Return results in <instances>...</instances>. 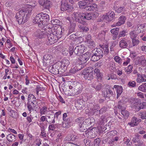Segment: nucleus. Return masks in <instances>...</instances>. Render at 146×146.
<instances>
[{
  "label": "nucleus",
  "mask_w": 146,
  "mask_h": 146,
  "mask_svg": "<svg viewBox=\"0 0 146 146\" xmlns=\"http://www.w3.org/2000/svg\"><path fill=\"white\" fill-rule=\"evenodd\" d=\"M132 41L133 46H137L139 42V41L137 38L132 39Z\"/></svg>",
  "instance_id": "obj_52"
},
{
  "label": "nucleus",
  "mask_w": 146,
  "mask_h": 146,
  "mask_svg": "<svg viewBox=\"0 0 146 146\" xmlns=\"http://www.w3.org/2000/svg\"><path fill=\"white\" fill-rule=\"evenodd\" d=\"M95 122V119L93 117H91L85 120V123L86 125H91Z\"/></svg>",
  "instance_id": "obj_32"
},
{
  "label": "nucleus",
  "mask_w": 146,
  "mask_h": 146,
  "mask_svg": "<svg viewBox=\"0 0 146 146\" xmlns=\"http://www.w3.org/2000/svg\"><path fill=\"white\" fill-rule=\"evenodd\" d=\"M117 98L122 93L123 89L121 86H117Z\"/></svg>",
  "instance_id": "obj_40"
},
{
  "label": "nucleus",
  "mask_w": 146,
  "mask_h": 146,
  "mask_svg": "<svg viewBox=\"0 0 146 146\" xmlns=\"http://www.w3.org/2000/svg\"><path fill=\"white\" fill-rule=\"evenodd\" d=\"M37 105L36 101H28L27 107L29 111H31L32 110H33Z\"/></svg>",
  "instance_id": "obj_17"
},
{
  "label": "nucleus",
  "mask_w": 146,
  "mask_h": 146,
  "mask_svg": "<svg viewBox=\"0 0 146 146\" xmlns=\"http://www.w3.org/2000/svg\"><path fill=\"white\" fill-rule=\"evenodd\" d=\"M48 38V40L47 42V45H50L53 44L56 42L58 39L57 36L54 35L52 33H48L47 35Z\"/></svg>",
  "instance_id": "obj_6"
},
{
  "label": "nucleus",
  "mask_w": 146,
  "mask_h": 146,
  "mask_svg": "<svg viewBox=\"0 0 146 146\" xmlns=\"http://www.w3.org/2000/svg\"><path fill=\"white\" fill-rule=\"evenodd\" d=\"M113 92L109 89H107L106 92H104V97L106 98L105 100L108 99L110 97L112 96Z\"/></svg>",
  "instance_id": "obj_25"
},
{
  "label": "nucleus",
  "mask_w": 146,
  "mask_h": 146,
  "mask_svg": "<svg viewBox=\"0 0 146 146\" xmlns=\"http://www.w3.org/2000/svg\"><path fill=\"white\" fill-rule=\"evenodd\" d=\"M70 85L69 86V89H72V94L76 95L80 93L82 89V86L81 84L76 81L71 82Z\"/></svg>",
  "instance_id": "obj_2"
},
{
  "label": "nucleus",
  "mask_w": 146,
  "mask_h": 146,
  "mask_svg": "<svg viewBox=\"0 0 146 146\" xmlns=\"http://www.w3.org/2000/svg\"><path fill=\"white\" fill-rule=\"evenodd\" d=\"M40 15V13L38 14L35 17L33 22L34 23L37 24L40 27L42 26V25L46 24L44 23V22H43V21H42L41 16Z\"/></svg>",
  "instance_id": "obj_11"
},
{
  "label": "nucleus",
  "mask_w": 146,
  "mask_h": 146,
  "mask_svg": "<svg viewBox=\"0 0 146 146\" xmlns=\"http://www.w3.org/2000/svg\"><path fill=\"white\" fill-rule=\"evenodd\" d=\"M74 66H75L76 68L77 71L80 70L82 69V64H81L80 63H79H79L78 62L75 65H74Z\"/></svg>",
  "instance_id": "obj_57"
},
{
  "label": "nucleus",
  "mask_w": 146,
  "mask_h": 146,
  "mask_svg": "<svg viewBox=\"0 0 146 146\" xmlns=\"http://www.w3.org/2000/svg\"><path fill=\"white\" fill-rule=\"evenodd\" d=\"M51 22L52 24L53 25H60L61 23L60 21L56 19H52L51 21Z\"/></svg>",
  "instance_id": "obj_50"
},
{
  "label": "nucleus",
  "mask_w": 146,
  "mask_h": 146,
  "mask_svg": "<svg viewBox=\"0 0 146 146\" xmlns=\"http://www.w3.org/2000/svg\"><path fill=\"white\" fill-rule=\"evenodd\" d=\"M141 121V119L134 116L132 118L131 122L129 123L128 124L131 126H134L137 125Z\"/></svg>",
  "instance_id": "obj_15"
},
{
  "label": "nucleus",
  "mask_w": 146,
  "mask_h": 146,
  "mask_svg": "<svg viewBox=\"0 0 146 146\" xmlns=\"http://www.w3.org/2000/svg\"><path fill=\"white\" fill-rule=\"evenodd\" d=\"M94 74H95L98 79H101L102 78V75L99 69L95 68L94 70Z\"/></svg>",
  "instance_id": "obj_31"
},
{
  "label": "nucleus",
  "mask_w": 146,
  "mask_h": 146,
  "mask_svg": "<svg viewBox=\"0 0 146 146\" xmlns=\"http://www.w3.org/2000/svg\"><path fill=\"white\" fill-rule=\"evenodd\" d=\"M41 16L42 17V21H43V22H44V23L45 22L47 23L49 21L50 18L49 16L46 13H40Z\"/></svg>",
  "instance_id": "obj_23"
},
{
  "label": "nucleus",
  "mask_w": 146,
  "mask_h": 146,
  "mask_svg": "<svg viewBox=\"0 0 146 146\" xmlns=\"http://www.w3.org/2000/svg\"><path fill=\"white\" fill-rule=\"evenodd\" d=\"M32 9L31 8L24 9L18 12L15 17L19 24H23L26 22L31 13Z\"/></svg>",
  "instance_id": "obj_1"
},
{
  "label": "nucleus",
  "mask_w": 146,
  "mask_h": 146,
  "mask_svg": "<svg viewBox=\"0 0 146 146\" xmlns=\"http://www.w3.org/2000/svg\"><path fill=\"white\" fill-rule=\"evenodd\" d=\"M50 111V108L47 109V108L46 106H43L40 110V113L41 115H45L48 111Z\"/></svg>",
  "instance_id": "obj_28"
},
{
  "label": "nucleus",
  "mask_w": 146,
  "mask_h": 146,
  "mask_svg": "<svg viewBox=\"0 0 146 146\" xmlns=\"http://www.w3.org/2000/svg\"><path fill=\"white\" fill-rule=\"evenodd\" d=\"M138 115L142 119H146V111L139 112Z\"/></svg>",
  "instance_id": "obj_49"
},
{
  "label": "nucleus",
  "mask_w": 146,
  "mask_h": 146,
  "mask_svg": "<svg viewBox=\"0 0 146 146\" xmlns=\"http://www.w3.org/2000/svg\"><path fill=\"white\" fill-rule=\"evenodd\" d=\"M126 32L125 30H123L122 31L120 32L118 36L119 38L121 37L125 36L126 35Z\"/></svg>",
  "instance_id": "obj_56"
},
{
  "label": "nucleus",
  "mask_w": 146,
  "mask_h": 146,
  "mask_svg": "<svg viewBox=\"0 0 146 146\" xmlns=\"http://www.w3.org/2000/svg\"><path fill=\"white\" fill-rule=\"evenodd\" d=\"M129 42V40L124 38L120 41L119 45V47L121 48H125L127 47L128 43Z\"/></svg>",
  "instance_id": "obj_16"
},
{
  "label": "nucleus",
  "mask_w": 146,
  "mask_h": 146,
  "mask_svg": "<svg viewBox=\"0 0 146 146\" xmlns=\"http://www.w3.org/2000/svg\"><path fill=\"white\" fill-rule=\"evenodd\" d=\"M82 56L87 61L90 59L91 54L90 52H88L83 54Z\"/></svg>",
  "instance_id": "obj_43"
},
{
  "label": "nucleus",
  "mask_w": 146,
  "mask_h": 146,
  "mask_svg": "<svg viewBox=\"0 0 146 146\" xmlns=\"http://www.w3.org/2000/svg\"><path fill=\"white\" fill-rule=\"evenodd\" d=\"M7 139L9 142H13L16 140L15 136L12 134H9L7 135Z\"/></svg>",
  "instance_id": "obj_29"
},
{
  "label": "nucleus",
  "mask_w": 146,
  "mask_h": 146,
  "mask_svg": "<svg viewBox=\"0 0 146 146\" xmlns=\"http://www.w3.org/2000/svg\"><path fill=\"white\" fill-rule=\"evenodd\" d=\"M69 63L70 62L68 59H64L62 60L61 65H62V66H65L67 67Z\"/></svg>",
  "instance_id": "obj_41"
},
{
  "label": "nucleus",
  "mask_w": 146,
  "mask_h": 146,
  "mask_svg": "<svg viewBox=\"0 0 146 146\" xmlns=\"http://www.w3.org/2000/svg\"><path fill=\"white\" fill-rule=\"evenodd\" d=\"M67 67L65 66L64 67L62 66L61 65V66L59 67V73L60 74H61L62 73L64 72L67 69Z\"/></svg>",
  "instance_id": "obj_51"
},
{
  "label": "nucleus",
  "mask_w": 146,
  "mask_h": 146,
  "mask_svg": "<svg viewBox=\"0 0 146 146\" xmlns=\"http://www.w3.org/2000/svg\"><path fill=\"white\" fill-rule=\"evenodd\" d=\"M53 33L54 35H55L58 38V39L60 38L62 36V29L60 27L56 29H53Z\"/></svg>",
  "instance_id": "obj_14"
},
{
  "label": "nucleus",
  "mask_w": 146,
  "mask_h": 146,
  "mask_svg": "<svg viewBox=\"0 0 146 146\" xmlns=\"http://www.w3.org/2000/svg\"><path fill=\"white\" fill-rule=\"evenodd\" d=\"M107 107L105 106L103 107L99 110V114H101L105 113L107 111Z\"/></svg>",
  "instance_id": "obj_58"
},
{
  "label": "nucleus",
  "mask_w": 146,
  "mask_h": 146,
  "mask_svg": "<svg viewBox=\"0 0 146 146\" xmlns=\"http://www.w3.org/2000/svg\"><path fill=\"white\" fill-rule=\"evenodd\" d=\"M139 135H137L136 136L134 137H133L132 139V141L134 143L139 142L140 141V140L139 138Z\"/></svg>",
  "instance_id": "obj_59"
},
{
  "label": "nucleus",
  "mask_w": 146,
  "mask_h": 146,
  "mask_svg": "<svg viewBox=\"0 0 146 146\" xmlns=\"http://www.w3.org/2000/svg\"><path fill=\"white\" fill-rule=\"evenodd\" d=\"M115 60L117 62L121 63L122 60L118 56H116L114 58Z\"/></svg>",
  "instance_id": "obj_61"
},
{
  "label": "nucleus",
  "mask_w": 146,
  "mask_h": 146,
  "mask_svg": "<svg viewBox=\"0 0 146 146\" xmlns=\"http://www.w3.org/2000/svg\"><path fill=\"white\" fill-rule=\"evenodd\" d=\"M123 102L121 101H119L118 102L117 108L121 110V113L123 117L125 118L127 117L129 115V111L124 110L125 108V105H124V103H123Z\"/></svg>",
  "instance_id": "obj_4"
},
{
  "label": "nucleus",
  "mask_w": 146,
  "mask_h": 146,
  "mask_svg": "<svg viewBox=\"0 0 146 146\" xmlns=\"http://www.w3.org/2000/svg\"><path fill=\"white\" fill-rule=\"evenodd\" d=\"M93 72H90L88 69H85L82 72V74L83 75L84 77L86 79L91 80L93 78Z\"/></svg>",
  "instance_id": "obj_8"
},
{
  "label": "nucleus",
  "mask_w": 146,
  "mask_h": 146,
  "mask_svg": "<svg viewBox=\"0 0 146 146\" xmlns=\"http://www.w3.org/2000/svg\"><path fill=\"white\" fill-rule=\"evenodd\" d=\"M139 90L144 92H146V83L140 85L138 88Z\"/></svg>",
  "instance_id": "obj_44"
},
{
  "label": "nucleus",
  "mask_w": 146,
  "mask_h": 146,
  "mask_svg": "<svg viewBox=\"0 0 146 146\" xmlns=\"http://www.w3.org/2000/svg\"><path fill=\"white\" fill-rule=\"evenodd\" d=\"M119 31V28H117L111 29L110 32L113 34H116V35H117Z\"/></svg>",
  "instance_id": "obj_54"
},
{
  "label": "nucleus",
  "mask_w": 146,
  "mask_h": 146,
  "mask_svg": "<svg viewBox=\"0 0 146 146\" xmlns=\"http://www.w3.org/2000/svg\"><path fill=\"white\" fill-rule=\"evenodd\" d=\"M113 132L112 131H111L108 132L106 134V138H103L102 139V142L104 143H106L108 141L109 139V137H108L110 135H111L113 134Z\"/></svg>",
  "instance_id": "obj_38"
},
{
  "label": "nucleus",
  "mask_w": 146,
  "mask_h": 146,
  "mask_svg": "<svg viewBox=\"0 0 146 146\" xmlns=\"http://www.w3.org/2000/svg\"><path fill=\"white\" fill-rule=\"evenodd\" d=\"M29 3L30 4L29 5H27V6L25 7V9L30 8L32 9V8L31 7H34L37 5V3L34 1H31Z\"/></svg>",
  "instance_id": "obj_36"
},
{
  "label": "nucleus",
  "mask_w": 146,
  "mask_h": 146,
  "mask_svg": "<svg viewBox=\"0 0 146 146\" xmlns=\"http://www.w3.org/2000/svg\"><path fill=\"white\" fill-rule=\"evenodd\" d=\"M82 13L78 12H74L72 16V18L73 20L82 24L83 23L82 20V17L81 16Z\"/></svg>",
  "instance_id": "obj_7"
},
{
  "label": "nucleus",
  "mask_w": 146,
  "mask_h": 146,
  "mask_svg": "<svg viewBox=\"0 0 146 146\" xmlns=\"http://www.w3.org/2000/svg\"><path fill=\"white\" fill-rule=\"evenodd\" d=\"M146 108V103L143 102L142 104H140V106L138 108L139 110Z\"/></svg>",
  "instance_id": "obj_64"
},
{
  "label": "nucleus",
  "mask_w": 146,
  "mask_h": 146,
  "mask_svg": "<svg viewBox=\"0 0 146 146\" xmlns=\"http://www.w3.org/2000/svg\"><path fill=\"white\" fill-rule=\"evenodd\" d=\"M76 26V24L74 23H71L69 27L68 33L70 34L74 31Z\"/></svg>",
  "instance_id": "obj_33"
},
{
  "label": "nucleus",
  "mask_w": 146,
  "mask_h": 146,
  "mask_svg": "<svg viewBox=\"0 0 146 146\" xmlns=\"http://www.w3.org/2000/svg\"><path fill=\"white\" fill-rule=\"evenodd\" d=\"M82 15L81 16H82V20L84 19L90 20L93 17V13H82Z\"/></svg>",
  "instance_id": "obj_20"
},
{
  "label": "nucleus",
  "mask_w": 146,
  "mask_h": 146,
  "mask_svg": "<svg viewBox=\"0 0 146 146\" xmlns=\"http://www.w3.org/2000/svg\"><path fill=\"white\" fill-rule=\"evenodd\" d=\"M84 142L86 146H90L91 145V143H90V141L88 139H84Z\"/></svg>",
  "instance_id": "obj_63"
},
{
  "label": "nucleus",
  "mask_w": 146,
  "mask_h": 146,
  "mask_svg": "<svg viewBox=\"0 0 146 146\" xmlns=\"http://www.w3.org/2000/svg\"><path fill=\"white\" fill-rule=\"evenodd\" d=\"M70 7V6L68 4L65 0H62L61 1L60 10L64 11L68 10Z\"/></svg>",
  "instance_id": "obj_13"
},
{
  "label": "nucleus",
  "mask_w": 146,
  "mask_h": 146,
  "mask_svg": "<svg viewBox=\"0 0 146 146\" xmlns=\"http://www.w3.org/2000/svg\"><path fill=\"white\" fill-rule=\"evenodd\" d=\"M44 32L41 31L40 30L37 29L34 33V35L39 38H42L44 37Z\"/></svg>",
  "instance_id": "obj_22"
},
{
  "label": "nucleus",
  "mask_w": 146,
  "mask_h": 146,
  "mask_svg": "<svg viewBox=\"0 0 146 146\" xmlns=\"http://www.w3.org/2000/svg\"><path fill=\"white\" fill-rule=\"evenodd\" d=\"M133 66L131 65H129L127 67L125 68L124 70L127 74H129L132 71Z\"/></svg>",
  "instance_id": "obj_47"
},
{
  "label": "nucleus",
  "mask_w": 146,
  "mask_h": 146,
  "mask_svg": "<svg viewBox=\"0 0 146 146\" xmlns=\"http://www.w3.org/2000/svg\"><path fill=\"white\" fill-rule=\"evenodd\" d=\"M107 117L105 115H103L101 116L100 119V122L101 124L102 125L103 123L107 122Z\"/></svg>",
  "instance_id": "obj_45"
},
{
  "label": "nucleus",
  "mask_w": 146,
  "mask_h": 146,
  "mask_svg": "<svg viewBox=\"0 0 146 146\" xmlns=\"http://www.w3.org/2000/svg\"><path fill=\"white\" fill-rule=\"evenodd\" d=\"M38 3L45 9L49 10L52 5L51 2L48 0H39Z\"/></svg>",
  "instance_id": "obj_10"
},
{
  "label": "nucleus",
  "mask_w": 146,
  "mask_h": 146,
  "mask_svg": "<svg viewBox=\"0 0 146 146\" xmlns=\"http://www.w3.org/2000/svg\"><path fill=\"white\" fill-rule=\"evenodd\" d=\"M126 19V18L125 16H121L119 17V21L115 24H114L113 26V27H115L116 26H120L122 24H123L125 23Z\"/></svg>",
  "instance_id": "obj_18"
},
{
  "label": "nucleus",
  "mask_w": 146,
  "mask_h": 146,
  "mask_svg": "<svg viewBox=\"0 0 146 146\" xmlns=\"http://www.w3.org/2000/svg\"><path fill=\"white\" fill-rule=\"evenodd\" d=\"M85 135L86 137L89 138H93L96 137V135L92 130H90L85 131Z\"/></svg>",
  "instance_id": "obj_21"
},
{
  "label": "nucleus",
  "mask_w": 146,
  "mask_h": 146,
  "mask_svg": "<svg viewBox=\"0 0 146 146\" xmlns=\"http://www.w3.org/2000/svg\"><path fill=\"white\" fill-rule=\"evenodd\" d=\"M123 141L125 144H126L127 146L131 145L132 142L130 141V140L127 138V137H125L123 139Z\"/></svg>",
  "instance_id": "obj_48"
},
{
  "label": "nucleus",
  "mask_w": 146,
  "mask_h": 146,
  "mask_svg": "<svg viewBox=\"0 0 146 146\" xmlns=\"http://www.w3.org/2000/svg\"><path fill=\"white\" fill-rule=\"evenodd\" d=\"M78 5L80 8H82L83 7L87 5V2L84 0L80 1L78 2Z\"/></svg>",
  "instance_id": "obj_46"
},
{
  "label": "nucleus",
  "mask_w": 146,
  "mask_h": 146,
  "mask_svg": "<svg viewBox=\"0 0 146 146\" xmlns=\"http://www.w3.org/2000/svg\"><path fill=\"white\" fill-rule=\"evenodd\" d=\"M60 66V65H59L58 63L57 62L53 65L50 66L48 68V70L51 73L57 74L59 73V68Z\"/></svg>",
  "instance_id": "obj_5"
},
{
  "label": "nucleus",
  "mask_w": 146,
  "mask_h": 146,
  "mask_svg": "<svg viewBox=\"0 0 146 146\" xmlns=\"http://www.w3.org/2000/svg\"><path fill=\"white\" fill-rule=\"evenodd\" d=\"M137 78L136 81L137 82L140 83L144 82V79L143 74H137Z\"/></svg>",
  "instance_id": "obj_34"
},
{
  "label": "nucleus",
  "mask_w": 146,
  "mask_h": 146,
  "mask_svg": "<svg viewBox=\"0 0 146 146\" xmlns=\"http://www.w3.org/2000/svg\"><path fill=\"white\" fill-rule=\"evenodd\" d=\"M63 91L65 94L68 96L72 95L73 92H73V90L72 89L70 90L68 89L65 88L63 89Z\"/></svg>",
  "instance_id": "obj_37"
},
{
  "label": "nucleus",
  "mask_w": 146,
  "mask_h": 146,
  "mask_svg": "<svg viewBox=\"0 0 146 146\" xmlns=\"http://www.w3.org/2000/svg\"><path fill=\"white\" fill-rule=\"evenodd\" d=\"M100 143V141L99 139H95L93 142L94 146H99Z\"/></svg>",
  "instance_id": "obj_62"
},
{
  "label": "nucleus",
  "mask_w": 146,
  "mask_h": 146,
  "mask_svg": "<svg viewBox=\"0 0 146 146\" xmlns=\"http://www.w3.org/2000/svg\"><path fill=\"white\" fill-rule=\"evenodd\" d=\"M45 88L40 87V86L38 85L36 86V88L35 89V90L36 92V94L37 95H38L39 92L40 94H41V92H43L45 90Z\"/></svg>",
  "instance_id": "obj_30"
},
{
  "label": "nucleus",
  "mask_w": 146,
  "mask_h": 146,
  "mask_svg": "<svg viewBox=\"0 0 146 146\" xmlns=\"http://www.w3.org/2000/svg\"><path fill=\"white\" fill-rule=\"evenodd\" d=\"M135 63L137 65L140 64L143 66H146V57L142 56L137 58L135 61Z\"/></svg>",
  "instance_id": "obj_12"
},
{
  "label": "nucleus",
  "mask_w": 146,
  "mask_h": 146,
  "mask_svg": "<svg viewBox=\"0 0 146 146\" xmlns=\"http://www.w3.org/2000/svg\"><path fill=\"white\" fill-rule=\"evenodd\" d=\"M48 118L49 119H48V122L49 123H54L55 122V121L54 120V117H51L50 116H48Z\"/></svg>",
  "instance_id": "obj_60"
},
{
  "label": "nucleus",
  "mask_w": 146,
  "mask_h": 146,
  "mask_svg": "<svg viewBox=\"0 0 146 146\" xmlns=\"http://www.w3.org/2000/svg\"><path fill=\"white\" fill-rule=\"evenodd\" d=\"M114 15V13L113 11L111 12L110 13L107 14L106 15H104L105 17V20L108 21H112L113 19Z\"/></svg>",
  "instance_id": "obj_24"
},
{
  "label": "nucleus",
  "mask_w": 146,
  "mask_h": 146,
  "mask_svg": "<svg viewBox=\"0 0 146 146\" xmlns=\"http://www.w3.org/2000/svg\"><path fill=\"white\" fill-rule=\"evenodd\" d=\"M103 51L100 48L96 49L92 51V55L90 60L92 61L98 60L103 57Z\"/></svg>",
  "instance_id": "obj_3"
},
{
  "label": "nucleus",
  "mask_w": 146,
  "mask_h": 146,
  "mask_svg": "<svg viewBox=\"0 0 146 146\" xmlns=\"http://www.w3.org/2000/svg\"><path fill=\"white\" fill-rule=\"evenodd\" d=\"M85 50L84 46L81 45L77 46L74 50V53L78 56L83 54Z\"/></svg>",
  "instance_id": "obj_9"
},
{
  "label": "nucleus",
  "mask_w": 146,
  "mask_h": 146,
  "mask_svg": "<svg viewBox=\"0 0 146 146\" xmlns=\"http://www.w3.org/2000/svg\"><path fill=\"white\" fill-rule=\"evenodd\" d=\"M92 87L94 88L96 91L100 90L102 88V84L98 82H96L95 84H92Z\"/></svg>",
  "instance_id": "obj_27"
},
{
  "label": "nucleus",
  "mask_w": 146,
  "mask_h": 146,
  "mask_svg": "<svg viewBox=\"0 0 146 146\" xmlns=\"http://www.w3.org/2000/svg\"><path fill=\"white\" fill-rule=\"evenodd\" d=\"M100 47L104 51V54H107L109 53L108 46L107 45H100Z\"/></svg>",
  "instance_id": "obj_35"
},
{
  "label": "nucleus",
  "mask_w": 146,
  "mask_h": 146,
  "mask_svg": "<svg viewBox=\"0 0 146 146\" xmlns=\"http://www.w3.org/2000/svg\"><path fill=\"white\" fill-rule=\"evenodd\" d=\"M106 31H102L98 34V37L100 39H104L105 37Z\"/></svg>",
  "instance_id": "obj_42"
},
{
  "label": "nucleus",
  "mask_w": 146,
  "mask_h": 146,
  "mask_svg": "<svg viewBox=\"0 0 146 146\" xmlns=\"http://www.w3.org/2000/svg\"><path fill=\"white\" fill-rule=\"evenodd\" d=\"M71 120L70 118H67L66 121H63L62 122V127L65 128L69 127L70 126V124Z\"/></svg>",
  "instance_id": "obj_26"
},
{
  "label": "nucleus",
  "mask_w": 146,
  "mask_h": 146,
  "mask_svg": "<svg viewBox=\"0 0 146 146\" xmlns=\"http://www.w3.org/2000/svg\"><path fill=\"white\" fill-rule=\"evenodd\" d=\"M84 117H80L78 118L76 120V121L78 123L82 125H85V121H84Z\"/></svg>",
  "instance_id": "obj_39"
},
{
  "label": "nucleus",
  "mask_w": 146,
  "mask_h": 146,
  "mask_svg": "<svg viewBox=\"0 0 146 146\" xmlns=\"http://www.w3.org/2000/svg\"><path fill=\"white\" fill-rule=\"evenodd\" d=\"M129 34L132 39L136 38L137 34L135 33V31H133L130 32Z\"/></svg>",
  "instance_id": "obj_53"
},
{
  "label": "nucleus",
  "mask_w": 146,
  "mask_h": 146,
  "mask_svg": "<svg viewBox=\"0 0 146 146\" xmlns=\"http://www.w3.org/2000/svg\"><path fill=\"white\" fill-rule=\"evenodd\" d=\"M7 110L9 111V114L11 117L15 118L17 117L18 113L15 110H12L10 107H8Z\"/></svg>",
  "instance_id": "obj_19"
},
{
  "label": "nucleus",
  "mask_w": 146,
  "mask_h": 146,
  "mask_svg": "<svg viewBox=\"0 0 146 146\" xmlns=\"http://www.w3.org/2000/svg\"><path fill=\"white\" fill-rule=\"evenodd\" d=\"M87 61L82 56L78 59V62L81 64H84Z\"/></svg>",
  "instance_id": "obj_55"
}]
</instances>
